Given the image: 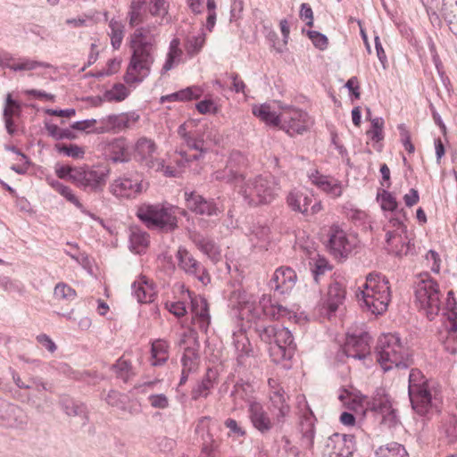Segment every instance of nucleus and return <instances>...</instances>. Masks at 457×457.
<instances>
[{
	"label": "nucleus",
	"instance_id": "f257e3e1",
	"mask_svg": "<svg viewBox=\"0 0 457 457\" xmlns=\"http://www.w3.org/2000/svg\"><path fill=\"white\" fill-rule=\"evenodd\" d=\"M158 36L159 31L154 25L140 27L131 35L132 54L124 75L127 84H138L149 76L155 61Z\"/></svg>",
	"mask_w": 457,
	"mask_h": 457
},
{
	"label": "nucleus",
	"instance_id": "f03ea898",
	"mask_svg": "<svg viewBox=\"0 0 457 457\" xmlns=\"http://www.w3.org/2000/svg\"><path fill=\"white\" fill-rule=\"evenodd\" d=\"M408 393L412 409L420 416L430 411L439 412L443 395L438 383L431 381L418 369H411L409 375Z\"/></svg>",
	"mask_w": 457,
	"mask_h": 457
},
{
	"label": "nucleus",
	"instance_id": "7ed1b4c3",
	"mask_svg": "<svg viewBox=\"0 0 457 457\" xmlns=\"http://www.w3.org/2000/svg\"><path fill=\"white\" fill-rule=\"evenodd\" d=\"M256 320L253 322V330L261 341L270 345L269 351L272 361L279 363L290 360L295 354L296 344L291 331L282 326L265 325L261 319V312L254 309Z\"/></svg>",
	"mask_w": 457,
	"mask_h": 457
},
{
	"label": "nucleus",
	"instance_id": "20e7f679",
	"mask_svg": "<svg viewBox=\"0 0 457 457\" xmlns=\"http://www.w3.org/2000/svg\"><path fill=\"white\" fill-rule=\"evenodd\" d=\"M375 354L377 362L385 372L394 368L407 369L413 363L398 334L381 335L377 342Z\"/></svg>",
	"mask_w": 457,
	"mask_h": 457
},
{
	"label": "nucleus",
	"instance_id": "39448f33",
	"mask_svg": "<svg viewBox=\"0 0 457 457\" xmlns=\"http://www.w3.org/2000/svg\"><path fill=\"white\" fill-rule=\"evenodd\" d=\"M415 303L429 320L441 310L443 293L438 282L428 272L420 273L413 282Z\"/></svg>",
	"mask_w": 457,
	"mask_h": 457
},
{
	"label": "nucleus",
	"instance_id": "423d86ee",
	"mask_svg": "<svg viewBox=\"0 0 457 457\" xmlns=\"http://www.w3.org/2000/svg\"><path fill=\"white\" fill-rule=\"evenodd\" d=\"M360 295L368 311L372 314H382L387 310L391 301L389 282L385 276L370 273L362 288L359 287V292L356 293L359 300Z\"/></svg>",
	"mask_w": 457,
	"mask_h": 457
},
{
	"label": "nucleus",
	"instance_id": "0eeeda50",
	"mask_svg": "<svg viewBox=\"0 0 457 457\" xmlns=\"http://www.w3.org/2000/svg\"><path fill=\"white\" fill-rule=\"evenodd\" d=\"M360 295L368 311L372 314H382L387 310L391 301L389 282L385 276L370 273L362 288L359 287V292L356 293L359 300Z\"/></svg>",
	"mask_w": 457,
	"mask_h": 457
},
{
	"label": "nucleus",
	"instance_id": "6e6552de",
	"mask_svg": "<svg viewBox=\"0 0 457 457\" xmlns=\"http://www.w3.org/2000/svg\"><path fill=\"white\" fill-rule=\"evenodd\" d=\"M280 187L276 178L258 175L240 186V193L250 206L269 204L278 195Z\"/></svg>",
	"mask_w": 457,
	"mask_h": 457
},
{
	"label": "nucleus",
	"instance_id": "1a4fd4ad",
	"mask_svg": "<svg viewBox=\"0 0 457 457\" xmlns=\"http://www.w3.org/2000/svg\"><path fill=\"white\" fill-rule=\"evenodd\" d=\"M136 216L151 229L172 232L178 228V218L171 205L142 204L137 208Z\"/></svg>",
	"mask_w": 457,
	"mask_h": 457
},
{
	"label": "nucleus",
	"instance_id": "9d476101",
	"mask_svg": "<svg viewBox=\"0 0 457 457\" xmlns=\"http://www.w3.org/2000/svg\"><path fill=\"white\" fill-rule=\"evenodd\" d=\"M209 129V122L205 117L197 119H188L178 129V133L185 138L187 145L190 149L199 152V154H187V152L180 151L182 160L189 162L194 160H198L204 153L206 152L204 147V136Z\"/></svg>",
	"mask_w": 457,
	"mask_h": 457
},
{
	"label": "nucleus",
	"instance_id": "9b49d317",
	"mask_svg": "<svg viewBox=\"0 0 457 457\" xmlns=\"http://www.w3.org/2000/svg\"><path fill=\"white\" fill-rule=\"evenodd\" d=\"M109 172V169L103 166L78 167L74 184L86 192L100 193L106 185Z\"/></svg>",
	"mask_w": 457,
	"mask_h": 457
},
{
	"label": "nucleus",
	"instance_id": "f8f14e48",
	"mask_svg": "<svg viewBox=\"0 0 457 457\" xmlns=\"http://www.w3.org/2000/svg\"><path fill=\"white\" fill-rule=\"evenodd\" d=\"M297 408L299 410V430L302 434V445L310 449L314 442L316 417L304 396L298 398Z\"/></svg>",
	"mask_w": 457,
	"mask_h": 457
},
{
	"label": "nucleus",
	"instance_id": "ddd939ff",
	"mask_svg": "<svg viewBox=\"0 0 457 457\" xmlns=\"http://www.w3.org/2000/svg\"><path fill=\"white\" fill-rule=\"evenodd\" d=\"M184 198L187 208L195 215L213 217L220 215L223 210L215 199L205 198L196 191H185Z\"/></svg>",
	"mask_w": 457,
	"mask_h": 457
},
{
	"label": "nucleus",
	"instance_id": "4468645a",
	"mask_svg": "<svg viewBox=\"0 0 457 457\" xmlns=\"http://www.w3.org/2000/svg\"><path fill=\"white\" fill-rule=\"evenodd\" d=\"M178 266L186 274L194 277L204 285L211 281V277L205 267L197 261L185 247L180 246L176 253Z\"/></svg>",
	"mask_w": 457,
	"mask_h": 457
},
{
	"label": "nucleus",
	"instance_id": "2eb2a0df",
	"mask_svg": "<svg viewBox=\"0 0 457 457\" xmlns=\"http://www.w3.org/2000/svg\"><path fill=\"white\" fill-rule=\"evenodd\" d=\"M110 192L120 199H135L144 191L143 180L138 177H120L114 179Z\"/></svg>",
	"mask_w": 457,
	"mask_h": 457
},
{
	"label": "nucleus",
	"instance_id": "dca6fc26",
	"mask_svg": "<svg viewBox=\"0 0 457 457\" xmlns=\"http://www.w3.org/2000/svg\"><path fill=\"white\" fill-rule=\"evenodd\" d=\"M370 336L364 332L360 336H347L341 352L348 358L365 360L370 354Z\"/></svg>",
	"mask_w": 457,
	"mask_h": 457
},
{
	"label": "nucleus",
	"instance_id": "f3484780",
	"mask_svg": "<svg viewBox=\"0 0 457 457\" xmlns=\"http://www.w3.org/2000/svg\"><path fill=\"white\" fill-rule=\"evenodd\" d=\"M156 150L157 145L154 140L142 137L138 138L135 144L134 158L137 162H140L141 165L148 169L155 166L158 168L163 167L162 160L154 157Z\"/></svg>",
	"mask_w": 457,
	"mask_h": 457
},
{
	"label": "nucleus",
	"instance_id": "a211bd4d",
	"mask_svg": "<svg viewBox=\"0 0 457 457\" xmlns=\"http://www.w3.org/2000/svg\"><path fill=\"white\" fill-rule=\"evenodd\" d=\"M247 416L253 428L262 435L270 433L275 427V423H273L270 414L259 401L257 403H251L247 408Z\"/></svg>",
	"mask_w": 457,
	"mask_h": 457
},
{
	"label": "nucleus",
	"instance_id": "6ab92c4d",
	"mask_svg": "<svg viewBox=\"0 0 457 457\" xmlns=\"http://www.w3.org/2000/svg\"><path fill=\"white\" fill-rule=\"evenodd\" d=\"M327 448L334 457H351L356 450L355 437L353 435L334 433L328 438Z\"/></svg>",
	"mask_w": 457,
	"mask_h": 457
},
{
	"label": "nucleus",
	"instance_id": "aec40b11",
	"mask_svg": "<svg viewBox=\"0 0 457 457\" xmlns=\"http://www.w3.org/2000/svg\"><path fill=\"white\" fill-rule=\"evenodd\" d=\"M232 345L235 350V358L237 366L246 368L250 365V358L254 356L253 348L250 340L244 330H238L233 333Z\"/></svg>",
	"mask_w": 457,
	"mask_h": 457
},
{
	"label": "nucleus",
	"instance_id": "412c9836",
	"mask_svg": "<svg viewBox=\"0 0 457 457\" xmlns=\"http://www.w3.org/2000/svg\"><path fill=\"white\" fill-rule=\"evenodd\" d=\"M328 248L336 258H345L352 251L346 233L338 226L332 225L328 232Z\"/></svg>",
	"mask_w": 457,
	"mask_h": 457
},
{
	"label": "nucleus",
	"instance_id": "4be33fe9",
	"mask_svg": "<svg viewBox=\"0 0 457 457\" xmlns=\"http://www.w3.org/2000/svg\"><path fill=\"white\" fill-rule=\"evenodd\" d=\"M297 276L290 267H279L274 271L269 286L279 295L289 293L295 286Z\"/></svg>",
	"mask_w": 457,
	"mask_h": 457
},
{
	"label": "nucleus",
	"instance_id": "5701e85b",
	"mask_svg": "<svg viewBox=\"0 0 457 457\" xmlns=\"http://www.w3.org/2000/svg\"><path fill=\"white\" fill-rule=\"evenodd\" d=\"M308 178L313 185L330 196L337 198L342 195L343 188L340 180L322 175L318 170L309 173Z\"/></svg>",
	"mask_w": 457,
	"mask_h": 457
},
{
	"label": "nucleus",
	"instance_id": "b1692460",
	"mask_svg": "<svg viewBox=\"0 0 457 457\" xmlns=\"http://www.w3.org/2000/svg\"><path fill=\"white\" fill-rule=\"evenodd\" d=\"M371 411L380 416V423L386 428H393L398 423L396 411L386 398L375 399L371 404Z\"/></svg>",
	"mask_w": 457,
	"mask_h": 457
},
{
	"label": "nucleus",
	"instance_id": "393cba45",
	"mask_svg": "<svg viewBox=\"0 0 457 457\" xmlns=\"http://www.w3.org/2000/svg\"><path fill=\"white\" fill-rule=\"evenodd\" d=\"M235 407L241 405L242 402L247 403V408L251 403H257L254 397V389L252 384L242 379L238 380L233 386L230 393Z\"/></svg>",
	"mask_w": 457,
	"mask_h": 457
},
{
	"label": "nucleus",
	"instance_id": "a878e982",
	"mask_svg": "<svg viewBox=\"0 0 457 457\" xmlns=\"http://www.w3.org/2000/svg\"><path fill=\"white\" fill-rule=\"evenodd\" d=\"M345 289L339 282H333L328 289L327 299L323 303V308L328 315L334 314L338 307L343 304L345 299Z\"/></svg>",
	"mask_w": 457,
	"mask_h": 457
},
{
	"label": "nucleus",
	"instance_id": "bb28decb",
	"mask_svg": "<svg viewBox=\"0 0 457 457\" xmlns=\"http://www.w3.org/2000/svg\"><path fill=\"white\" fill-rule=\"evenodd\" d=\"M132 295L140 303H149L154 302L156 292L153 283L149 282L146 277L142 276L139 279L133 282Z\"/></svg>",
	"mask_w": 457,
	"mask_h": 457
},
{
	"label": "nucleus",
	"instance_id": "cd10ccee",
	"mask_svg": "<svg viewBox=\"0 0 457 457\" xmlns=\"http://www.w3.org/2000/svg\"><path fill=\"white\" fill-rule=\"evenodd\" d=\"M191 307L192 312L197 318L199 328L204 332H207L211 323L207 300L201 295L195 296L191 300Z\"/></svg>",
	"mask_w": 457,
	"mask_h": 457
},
{
	"label": "nucleus",
	"instance_id": "c85d7f7f",
	"mask_svg": "<svg viewBox=\"0 0 457 457\" xmlns=\"http://www.w3.org/2000/svg\"><path fill=\"white\" fill-rule=\"evenodd\" d=\"M189 238L195 245L212 260H218L220 251L217 244L210 237L204 236L199 232H193Z\"/></svg>",
	"mask_w": 457,
	"mask_h": 457
},
{
	"label": "nucleus",
	"instance_id": "c756f323",
	"mask_svg": "<svg viewBox=\"0 0 457 457\" xmlns=\"http://www.w3.org/2000/svg\"><path fill=\"white\" fill-rule=\"evenodd\" d=\"M105 151L108 158L113 162H128L130 160L128 145L124 137H118L111 141Z\"/></svg>",
	"mask_w": 457,
	"mask_h": 457
},
{
	"label": "nucleus",
	"instance_id": "7c9ffc66",
	"mask_svg": "<svg viewBox=\"0 0 457 457\" xmlns=\"http://www.w3.org/2000/svg\"><path fill=\"white\" fill-rule=\"evenodd\" d=\"M386 242L388 246H391L392 251L396 256L403 257L409 253H413L412 250L414 249V244L410 240L408 242L403 241L401 234L396 230L386 232Z\"/></svg>",
	"mask_w": 457,
	"mask_h": 457
},
{
	"label": "nucleus",
	"instance_id": "2f4dec72",
	"mask_svg": "<svg viewBox=\"0 0 457 457\" xmlns=\"http://www.w3.org/2000/svg\"><path fill=\"white\" fill-rule=\"evenodd\" d=\"M215 380V372L210 368L207 369L204 378L192 389L191 399L197 401L199 398H207L216 384Z\"/></svg>",
	"mask_w": 457,
	"mask_h": 457
},
{
	"label": "nucleus",
	"instance_id": "473e14b6",
	"mask_svg": "<svg viewBox=\"0 0 457 457\" xmlns=\"http://www.w3.org/2000/svg\"><path fill=\"white\" fill-rule=\"evenodd\" d=\"M0 419L6 421L7 426L12 427L25 423L23 411L18 405L3 403L0 405Z\"/></svg>",
	"mask_w": 457,
	"mask_h": 457
},
{
	"label": "nucleus",
	"instance_id": "72a5a7b5",
	"mask_svg": "<svg viewBox=\"0 0 457 457\" xmlns=\"http://www.w3.org/2000/svg\"><path fill=\"white\" fill-rule=\"evenodd\" d=\"M312 124L306 116H285L281 129L289 135L302 134Z\"/></svg>",
	"mask_w": 457,
	"mask_h": 457
},
{
	"label": "nucleus",
	"instance_id": "f704fd0d",
	"mask_svg": "<svg viewBox=\"0 0 457 457\" xmlns=\"http://www.w3.org/2000/svg\"><path fill=\"white\" fill-rule=\"evenodd\" d=\"M180 42L179 38H173L170 42L169 51L167 53L166 60L161 69V75H165L168 71L175 68L181 60L182 50L179 47Z\"/></svg>",
	"mask_w": 457,
	"mask_h": 457
},
{
	"label": "nucleus",
	"instance_id": "c9c22d12",
	"mask_svg": "<svg viewBox=\"0 0 457 457\" xmlns=\"http://www.w3.org/2000/svg\"><path fill=\"white\" fill-rule=\"evenodd\" d=\"M149 235L137 227L130 228L129 247L136 253H143L149 245Z\"/></svg>",
	"mask_w": 457,
	"mask_h": 457
},
{
	"label": "nucleus",
	"instance_id": "e433bc0d",
	"mask_svg": "<svg viewBox=\"0 0 457 457\" xmlns=\"http://www.w3.org/2000/svg\"><path fill=\"white\" fill-rule=\"evenodd\" d=\"M146 17V1L132 0L128 12L129 23L136 27L144 22Z\"/></svg>",
	"mask_w": 457,
	"mask_h": 457
},
{
	"label": "nucleus",
	"instance_id": "4c0bfd02",
	"mask_svg": "<svg viewBox=\"0 0 457 457\" xmlns=\"http://www.w3.org/2000/svg\"><path fill=\"white\" fill-rule=\"evenodd\" d=\"M4 66L14 71H33L38 67L42 68H50L51 65L47 62H38L35 60H30L28 58H20L15 61L13 59H9L4 62Z\"/></svg>",
	"mask_w": 457,
	"mask_h": 457
},
{
	"label": "nucleus",
	"instance_id": "58836bf2",
	"mask_svg": "<svg viewBox=\"0 0 457 457\" xmlns=\"http://www.w3.org/2000/svg\"><path fill=\"white\" fill-rule=\"evenodd\" d=\"M270 228L267 225L253 224L249 239L254 247H265L270 242Z\"/></svg>",
	"mask_w": 457,
	"mask_h": 457
},
{
	"label": "nucleus",
	"instance_id": "ea45409f",
	"mask_svg": "<svg viewBox=\"0 0 457 457\" xmlns=\"http://www.w3.org/2000/svg\"><path fill=\"white\" fill-rule=\"evenodd\" d=\"M122 116H106L100 120L99 128L96 129L97 134L106 132H119L127 128L129 120L120 119Z\"/></svg>",
	"mask_w": 457,
	"mask_h": 457
},
{
	"label": "nucleus",
	"instance_id": "a19ab883",
	"mask_svg": "<svg viewBox=\"0 0 457 457\" xmlns=\"http://www.w3.org/2000/svg\"><path fill=\"white\" fill-rule=\"evenodd\" d=\"M117 378L128 383L135 376L132 363L124 357H120L111 367Z\"/></svg>",
	"mask_w": 457,
	"mask_h": 457
},
{
	"label": "nucleus",
	"instance_id": "79ce46f5",
	"mask_svg": "<svg viewBox=\"0 0 457 457\" xmlns=\"http://www.w3.org/2000/svg\"><path fill=\"white\" fill-rule=\"evenodd\" d=\"M151 354L154 359L153 366L164 364L169 359V344L167 341L162 339L154 341L151 347Z\"/></svg>",
	"mask_w": 457,
	"mask_h": 457
},
{
	"label": "nucleus",
	"instance_id": "37998d69",
	"mask_svg": "<svg viewBox=\"0 0 457 457\" xmlns=\"http://www.w3.org/2000/svg\"><path fill=\"white\" fill-rule=\"evenodd\" d=\"M199 347L191 345L185 346L183 355L181 357L182 369L196 371L199 367L200 355Z\"/></svg>",
	"mask_w": 457,
	"mask_h": 457
},
{
	"label": "nucleus",
	"instance_id": "c03bdc74",
	"mask_svg": "<svg viewBox=\"0 0 457 457\" xmlns=\"http://www.w3.org/2000/svg\"><path fill=\"white\" fill-rule=\"evenodd\" d=\"M441 15L451 26V29H457V0H442L439 9Z\"/></svg>",
	"mask_w": 457,
	"mask_h": 457
},
{
	"label": "nucleus",
	"instance_id": "a18cd8bd",
	"mask_svg": "<svg viewBox=\"0 0 457 457\" xmlns=\"http://www.w3.org/2000/svg\"><path fill=\"white\" fill-rule=\"evenodd\" d=\"M212 179L218 181H225L227 183H234L237 184L238 182H243L245 177L243 173L237 170L232 169L229 165H226V167L222 170H216L212 173Z\"/></svg>",
	"mask_w": 457,
	"mask_h": 457
},
{
	"label": "nucleus",
	"instance_id": "49530a36",
	"mask_svg": "<svg viewBox=\"0 0 457 457\" xmlns=\"http://www.w3.org/2000/svg\"><path fill=\"white\" fill-rule=\"evenodd\" d=\"M375 453L377 457H409L405 447L396 442L379 446Z\"/></svg>",
	"mask_w": 457,
	"mask_h": 457
},
{
	"label": "nucleus",
	"instance_id": "de8ad7c7",
	"mask_svg": "<svg viewBox=\"0 0 457 457\" xmlns=\"http://www.w3.org/2000/svg\"><path fill=\"white\" fill-rule=\"evenodd\" d=\"M287 202L293 211L306 213L312 199L301 192H290L287 195Z\"/></svg>",
	"mask_w": 457,
	"mask_h": 457
},
{
	"label": "nucleus",
	"instance_id": "09e8293b",
	"mask_svg": "<svg viewBox=\"0 0 457 457\" xmlns=\"http://www.w3.org/2000/svg\"><path fill=\"white\" fill-rule=\"evenodd\" d=\"M203 441L199 457H220V444L209 431L203 436Z\"/></svg>",
	"mask_w": 457,
	"mask_h": 457
},
{
	"label": "nucleus",
	"instance_id": "8fccbe9b",
	"mask_svg": "<svg viewBox=\"0 0 457 457\" xmlns=\"http://www.w3.org/2000/svg\"><path fill=\"white\" fill-rule=\"evenodd\" d=\"M203 89L200 87H188L185 89H182L174 94L162 97V101L164 103L165 101L171 100H191L199 98L203 95Z\"/></svg>",
	"mask_w": 457,
	"mask_h": 457
},
{
	"label": "nucleus",
	"instance_id": "3c124183",
	"mask_svg": "<svg viewBox=\"0 0 457 457\" xmlns=\"http://www.w3.org/2000/svg\"><path fill=\"white\" fill-rule=\"evenodd\" d=\"M370 128L367 130V137L373 143H379L384 140L385 133H384V125L385 121L382 117H375L373 119H370Z\"/></svg>",
	"mask_w": 457,
	"mask_h": 457
},
{
	"label": "nucleus",
	"instance_id": "603ef678",
	"mask_svg": "<svg viewBox=\"0 0 457 457\" xmlns=\"http://www.w3.org/2000/svg\"><path fill=\"white\" fill-rule=\"evenodd\" d=\"M58 193L62 196H63L68 202H70L71 204H74L78 209H79V211L82 213H84L86 215H88L93 220L96 219V215L94 213L90 212L89 211H87L84 207V205L80 203V201L79 200V198L76 196V195L73 193V190L70 187L63 185L58 190Z\"/></svg>",
	"mask_w": 457,
	"mask_h": 457
},
{
	"label": "nucleus",
	"instance_id": "864d4df0",
	"mask_svg": "<svg viewBox=\"0 0 457 457\" xmlns=\"http://www.w3.org/2000/svg\"><path fill=\"white\" fill-rule=\"evenodd\" d=\"M45 128L47 130L48 135L55 140L62 139H72L75 137L73 132L69 129H61L57 125L45 122Z\"/></svg>",
	"mask_w": 457,
	"mask_h": 457
},
{
	"label": "nucleus",
	"instance_id": "5fc2aeb1",
	"mask_svg": "<svg viewBox=\"0 0 457 457\" xmlns=\"http://www.w3.org/2000/svg\"><path fill=\"white\" fill-rule=\"evenodd\" d=\"M381 208L385 211H390L392 212H395L396 214H402L405 219V212L403 209L397 210L398 203L396 198L392 195V193L384 190L381 195Z\"/></svg>",
	"mask_w": 457,
	"mask_h": 457
},
{
	"label": "nucleus",
	"instance_id": "6e6d98bb",
	"mask_svg": "<svg viewBox=\"0 0 457 457\" xmlns=\"http://www.w3.org/2000/svg\"><path fill=\"white\" fill-rule=\"evenodd\" d=\"M54 296L57 300L72 301L76 298L77 293L66 283L60 282L54 287Z\"/></svg>",
	"mask_w": 457,
	"mask_h": 457
},
{
	"label": "nucleus",
	"instance_id": "4d7b16f0",
	"mask_svg": "<svg viewBox=\"0 0 457 457\" xmlns=\"http://www.w3.org/2000/svg\"><path fill=\"white\" fill-rule=\"evenodd\" d=\"M62 407L69 416H81L87 420L86 406L82 403H78L72 399H64L62 401Z\"/></svg>",
	"mask_w": 457,
	"mask_h": 457
},
{
	"label": "nucleus",
	"instance_id": "13d9d810",
	"mask_svg": "<svg viewBox=\"0 0 457 457\" xmlns=\"http://www.w3.org/2000/svg\"><path fill=\"white\" fill-rule=\"evenodd\" d=\"M109 27L111 29V44L114 49H119L123 39V26L117 21L112 20Z\"/></svg>",
	"mask_w": 457,
	"mask_h": 457
},
{
	"label": "nucleus",
	"instance_id": "bf43d9fd",
	"mask_svg": "<svg viewBox=\"0 0 457 457\" xmlns=\"http://www.w3.org/2000/svg\"><path fill=\"white\" fill-rule=\"evenodd\" d=\"M205 43L204 33L197 36L189 37L187 40L186 49L188 54L195 55L198 54Z\"/></svg>",
	"mask_w": 457,
	"mask_h": 457
},
{
	"label": "nucleus",
	"instance_id": "052dcab7",
	"mask_svg": "<svg viewBox=\"0 0 457 457\" xmlns=\"http://www.w3.org/2000/svg\"><path fill=\"white\" fill-rule=\"evenodd\" d=\"M259 305L263 316L270 317L272 320H277V307L278 303H273L270 296L262 295L260 299Z\"/></svg>",
	"mask_w": 457,
	"mask_h": 457
},
{
	"label": "nucleus",
	"instance_id": "680f3d73",
	"mask_svg": "<svg viewBox=\"0 0 457 457\" xmlns=\"http://www.w3.org/2000/svg\"><path fill=\"white\" fill-rule=\"evenodd\" d=\"M129 95V90L123 84H115L110 90L106 91L104 96L108 101L120 102Z\"/></svg>",
	"mask_w": 457,
	"mask_h": 457
},
{
	"label": "nucleus",
	"instance_id": "e2e57ef3",
	"mask_svg": "<svg viewBox=\"0 0 457 457\" xmlns=\"http://www.w3.org/2000/svg\"><path fill=\"white\" fill-rule=\"evenodd\" d=\"M248 163L247 158L239 151L233 150L228 157L227 164L232 169L241 171V169L246 167Z\"/></svg>",
	"mask_w": 457,
	"mask_h": 457
},
{
	"label": "nucleus",
	"instance_id": "0e129e2a",
	"mask_svg": "<svg viewBox=\"0 0 457 457\" xmlns=\"http://www.w3.org/2000/svg\"><path fill=\"white\" fill-rule=\"evenodd\" d=\"M100 121L96 119H89L76 121L71 125L73 129L84 131L86 133H97L96 129L99 128Z\"/></svg>",
	"mask_w": 457,
	"mask_h": 457
},
{
	"label": "nucleus",
	"instance_id": "69168bd1",
	"mask_svg": "<svg viewBox=\"0 0 457 457\" xmlns=\"http://www.w3.org/2000/svg\"><path fill=\"white\" fill-rule=\"evenodd\" d=\"M195 107L201 114H206L208 112L216 113L220 112L216 101L211 96H208L196 104Z\"/></svg>",
	"mask_w": 457,
	"mask_h": 457
},
{
	"label": "nucleus",
	"instance_id": "338daca9",
	"mask_svg": "<svg viewBox=\"0 0 457 457\" xmlns=\"http://www.w3.org/2000/svg\"><path fill=\"white\" fill-rule=\"evenodd\" d=\"M169 4L165 0H150L149 12L153 16H159L164 19L168 14Z\"/></svg>",
	"mask_w": 457,
	"mask_h": 457
},
{
	"label": "nucleus",
	"instance_id": "774afa93",
	"mask_svg": "<svg viewBox=\"0 0 457 457\" xmlns=\"http://www.w3.org/2000/svg\"><path fill=\"white\" fill-rule=\"evenodd\" d=\"M126 398L127 396L120 394V392L116 390H111L107 394L105 401L109 405L112 407H116L120 410H125Z\"/></svg>",
	"mask_w": 457,
	"mask_h": 457
}]
</instances>
